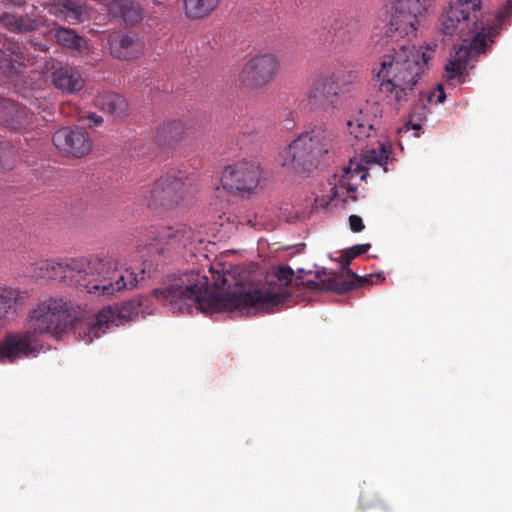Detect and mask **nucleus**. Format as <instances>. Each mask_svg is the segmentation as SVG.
Segmentation results:
<instances>
[{
	"mask_svg": "<svg viewBox=\"0 0 512 512\" xmlns=\"http://www.w3.org/2000/svg\"><path fill=\"white\" fill-rule=\"evenodd\" d=\"M425 96L428 97L429 102H434V103H442L446 98L444 89H443L442 85H440V84L433 91L426 92Z\"/></svg>",
	"mask_w": 512,
	"mask_h": 512,
	"instance_id": "nucleus-33",
	"label": "nucleus"
},
{
	"mask_svg": "<svg viewBox=\"0 0 512 512\" xmlns=\"http://www.w3.org/2000/svg\"><path fill=\"white\" fill-rule=\"evenodd\" d=\"M381 107L378 103H366L356 114L347 120V131L353 137L355 151L359 152L360 161L350 160L337 183L332 188L333 197L346 202L355 200L356 185L351 183L353 174L367 170L365 165L378 164L385 166L391 154V146L377 139Z\"/></svg>",
	"mask_w": 512,
	"mask_h": 512,
	"instance_id": "nucleus-4",
	"label": "nucleus"
},
{
	"mask_svg": "<svg viewBox=\"0 0 512 512\" xmlns=\"http://www.w3.org/2000/svg\"><path fill=\"white\" fill-rule=\"evenodd\" d=\"M349 225L350 229L355 233L361 232L364 229L363 220L358 215H351L349 217Z\"/></svg>",
	"mask_w": 512,
	"mask_h": 512,
	"instance_id": "nucleus-35",
	"label": "nucleus"
},
{
	"mask_svg": "<svg viewBox=\"0 0 512 512\" xmlns=\"http://www.w3.org/2000/svg\"><path fill=\"white\" fill-rule=\"evenodd\" d=\"M360 178H361L362 180H363V179H365V178H366V173H362V174H361V176H360Z\"/></svg>",
	"mask_w": 512,
	"mask_h": 512,
	"instance_id": "nucleus-39",
	"label": "nucleus"
},
{
	"mask_svg": "<svg viewBox=\"0 0 512 512\" xmlns=\"http://www.w3.org/2000/svg\"><path fill=\"white\" fill-rule=\"evenodd\" d=\"M107 45L111 56L119 60L136 59L145 49L144 41L135 32L114 31L109 34Z\"/></svg>",
	"mask_w": 512,
	"mask_h": 512,
	"instance_id": "nucleus-17",
	"label": "nucleus"
},
{
	"mask_svg": "<svg viewBox=\"0 0 512 512\" xmlns=\"http://www.w3.org/2000/svg\"><path fill=\"white\" fill-rule=\"evenodd\" d=\"M316 278L319 280L321 289L339 294L352 291L358 286L373 284L385 279L380 273L359 276L350 268H347V275L343 273L327 272L325 269L318 270L316 272Z\"/></svg>",
	"mask_w": 512,
	"mask_h": 512,
	"instance_id": "nucleus-13",
	"label": "nucleus"
},
{
	"mask_svg": "<svg viewBox=\"0 0 512 512\" xmlns=\"http://www.w3.org/2000/svg\"><path fill=\"white\" fill-rule=\"evenodd\" d=\"M51 79L53 85L63 93L74 94L84 88V79L81 74L69 65L55 69Z\"/></svg>",
	"mask_w": 512,
	"mask_h": 512,
	"instance_id": "nucleus-20",
	"label": "nucleus"
},
{
	"mask_svg": "<svg viewBox=\"0 0 512 512\" xmlns=\"http://www.w3.org/2000/svg\"><path fill=\"white\" fill-rule=\"evenodd\" d=\"M195 240V232L187 225L165 227L161 230H151L144 244L138 245L135 250V258H139L142 267L137 273L132 267L137 278V284L144 280L145 275L151 277L157 267L174 253H178L192 244Z\"/></svg>",
	"mask_w": 512,
	"mask_h": 512,
	"instance_id": "nucleus-6",
	"label": "nucleus"
},
{
	"mask_svg": "<svg viewBox=\"0 0 512 512\" xmlns=\"http://www.w3.org/2000/svg\"><path fill=\"white\" fill-rule=\"evenodd\" d=\"M412 128H413V129H419V128H420V126H419L418 124H415V125H413V126H412Z\"/></svg>",
	"mask_w": 512,
	"mask_h": 512,
	"instance_id": "nucleus-38",
	"label": "nucleus"
},
{
	"mask_svg": "<svg viewBox=\"0 0 512 512\" xmlns=\"http://www.w3.org/2000/svg\"><path fill=\"white\" fill-rule=\"evenodd\" d=\"M439 30L447 36H457L466 42V37L473 35L468 45H461L444 67V77L451 84L463 83L468 67L477 60L480 54H485L490 44L494 42L495 29L489 28L487 32L480 31L468 18L461 15L457 8L449 6L439 18Z\"/></svg>",
	"mask_w": 512,
	"mask_h": 512,
	"instance_id": "nucleus-5",
	"label": "nucleus"
},
{
	"mask_svg": "<svg viewBox=\"0 0 512 512\" xmlns=\"http://www.w3.org/2000/svg\"><path fill=\"white\" fill-rule=\"evenodd\" d=\"M147 299L144 296L131 299L120 306H108L101 310L85 325L79 327V336L86 343L103 335L111 326H119L132 320L147 308Z\"/></svg>",
	"mask_w": 512,
	"mask_h": 512,
	"instance_id": "nucleus-9",
	"label": "nucleus"
},
{
	"mask_svg": "<svg viewBox=\"0 0 512 512\" xmlns=\"http://www.w3.org/2000/svg\"><path fill=\"white\" fill-rule=\"evenodd\" d=\"M30 62L20 43L5 38L0 40V73L7 77L20 75Z\"/></svg>",
	"mask_w": 512,
	"mask_h": 512,
	"instance_id": "nucleus-18",
	"label": "nucleus"
},
{
	"mask_svg": "<svg viewBox=\"0 0 512 512\" xmlns=\"http://www.w3.org/2000/svg\"><path fill=\"white\" fill-rule=\"evenodd\" d=\"M293 276L294 271L289 266L279 267L276 273L278 288L247 289L231 272H216L209 287L207 277L192 270L172 278L167 286L154 289L153 295L173 313L179 314H192L194 310L209 314L249 308L270 313L284 301L287 293L282 286L287 287Z\"/></svg>",
	"mask_w": 512,
	"mask_h": 512,
	"instance_id": "nucleus-2",
	"label": "nucleus"
},
{
	"mask_svg": "<svg viewBox=\"0 0 512 512\" xmlns=\"http://www.w3.org/2000/svg\"><path fill=\"white\" fill-rule=\"evenodd\" d=\"M95 106L115 121L123 120L129 114V106L126 99L114 92L99 94L95 99Z\"/></svg>",
	"mask_w": 512,
	"mask_h": 512,
	"instance_id": "nucleus-21",
	"label": "nucleus"
},
{
	"mask_svg": "<svg viewBox=\"0 0 512 512\" xmlns=\"http://www.w3.org/2000/svg\"><path fill=\"white\" fill-rule=\"evenodd\" d=\"M16 162V155L13 147H0V168L3 170H11Z\"/></svg>",
	"mask_w": 512,
	"mask_h": 512,
	"instance_id": "nucleus-32",
	"label": "nucleus"
},
{
	"mask_svg": "<svg viewBox=\"0 0 512 512\" xmlns=\"http://www.w3.org/2000/svg\"><path fill=\"white\" fill-rule=\"evenodd\" d=\"M77 317L73 307L62 299L49 298L40 302L30 313L28 329L37 334H51L60 337L68 329L75 326L79 331L81 325L75 324Z\"/></svg>",
	"mask_w": 512,
	"mask_h": 512,
	"instance_id": "nucleus-8",
	"label": "nucleus"
},
{
	"mask_svg": "<svg viewBox=\"0 0 512 512\" xmlns=\"http://www.w3.org/2000/svg\"><path fill=\"white\" fill-rule=\"evenodd\" d=\"M220 0H184L185 14L190 19H201L211 14Z\"/></svg>",
	"mask_w": 512,
	"mask_h": 512,
	"instance_id": "nucleus-28",
	"label": "nucleus"
},
{
	"mask_svg": "<svg viewBox=\"0 0 512 512\" xmlns=\"http://www.w3.org/2000/svg\"><path fill=\"white\" fill-rule=\"evenodd\" d=\"M55 147L63 154L80 158L92 149V141L87 131L80 127H63L53 135Z\"/></svg>",
	"mask_w": 512,
	"mask_h": 512,
	"instance_id": "nucleus-16",
	"label": "nucleus"
},
{
	"mask_svg": "<svg viewBox=\"0 0 512 512\" xmlns=\"http://www.w3.org/2000/svg\"><path fill=\"white\" fill-rule=\"evenodd\" d=\"M28 295L14 288L0 289V315L8 312L9 309L25 302Z\"/></svg>",
	"mask_w": 512,
	"mask_h": 512,
	"instance_id": "nucleus-30",
	"label": "nucleus"
},
{
	"mask_svg": "<svg viewBox=\"0 0 512 512\" xmlns=\"http://www.w3.org/2000/svg\"><path fill=\"white\" fill-rule=\"evenodd\" d=\"M403 129H405L406 131H408V130H409L408 125H405L403 128L399 129V132L401 133Z\"/></svg>",
	"mask_w": 512,
	"mask_h": 512,
	"instance_id": "nucleus-37",
	"label": "nucleus"
},
{
	"mask_svg": "<svg viewBox=\"0 0 512 512\" xmlns=\"http://www.w3.org/2000/svg\"><path fill=\"white\" fill-rule=\"evenodd\" d=\"M31 113L16 102L2 98L0 99V122L12 130H20L30 124Z\"/></svg>",
	"mask_w": 512,
	"mask_h": 512,
	"instance_id": "nucleus-19",
	"label": "nucleus"
},
{
	"mask_svg": "<svg viewBox=\"0 0 512 512\" xmlns=\"http://www.w3.org/2000/svg\"><path fill=\"white\" fill-rule=\"evenodd\" d=\"M42 349L36 336L27 329L22 333H8L0 344V362L36 357Z\"/></svg>",
	"mask_w": 512,
	"mask_h": 512,
	"instance_id": "nucleus-14",
	"label": "nucleus"
},
{
	"mask_svg": "<svg viewBox=\"0 0 512 512\" xmlns=\"http://www.w3.org/2000/svg\"><path fill=\"white\" fill-rule=\"evenodd\" d=\"M0 23L11 32L28 33L36 30L38 23L28 16H16L5 13L0 16Z\"/></svg>",
	"mask_w": 512,
	"mask_h": 512,
	"instance_id": "nucleus-27",
	"label": "nucleus"
},
{
	"mask_svg": "<svg viewBox=\"0 0 512 512\" xmlns=\"http://www.w3.org/2000/svg\"><path fill=\"white\" fill-rule=\"evenodd\" d=\"M370 244H359L351 247L350 249L344 250L341 254L342 257V269L340 273H343L344 275H347V268H349V265L351 261L359 256L362 255L370 249Z\"/></svg>",
	"mask_w": 512,
	"mask_h": 512,
	"instance_id": "nucleus-31",
	"label": "nucleus"
},
{
	"mask_svg": "<svg viewBox=\"0 0 512 512\" xmlns=\"http://www.w3.org/2000/svg\"><path fill=\"white\" fill-rule=\"evenodd\" d=\"M59 11L70 24H76L83 20L86 6L81 0H59Z\"/></svg>",
	"mask_w": 512,
	"mask_h": 512,
	"instance_id": "nucleus-29",
	"label": "nucleus"
},
{
	"mask_svg": "<svg viewBox=\"0 0 512 512\" xmlns=\"http://www.w3.org/2000/svg\"><path fill=\"white\" fill-rule=\"evenodd\" d=\"M88 119L93 126H99L103 122V118L95 113L90 114Z\"/></svg>",
	"mask_w": 512,
	"mask_h": 512,
	"instance_id": "nucleus-36",
	"label": "nucleus"
},
{
	"mask_svg": "<svg viewBox=\"0 0 512 512\" xmlns=\"http://www.w3.org/2000/svg\"><path fill=\"white\" fill-rule=\"evenodd\" d=\"M430 0H395L380 43L385 48L372 72L379 82L378 91L397 109L407 106L417 94L419 80L428 70L432 58L431 46L410 44L417 31L418 16L428 8Z\"/></svg>",
	"mask_w": 512,
	"mask_h": 512,
	"instance_id": "nucleus-1",
	"label": "nucleus"
},
{
	"mask_svg": "<svg viewBox=\"0 0 512 512\" xmlns=\"http://www.w3.org/2000/svg\"><path fill=\"white\" fill-rule=\"evenodd\" d=\"M376 496L370 493L361 494L359 505L362 510L374 507L376 505Z\"/></svg>",
	"mask_w": 512,
	"mask_h": 512,
	"instance_id": "nucleus-34",
	"label": "nucleus"
},
{
	"mask_svg": "<svg viewBox=\"0 0 512 512\" xmlns=\"http://www.w3.org/2000/svg\"><path fill=\"white\" fill-rule=\"evenodd\" d=\"M340 86L332 75L320 76L316 78L308 92V104L312 109L322 111H332L339 104Z\"/></svg>",
	"mask_w": 512,
	"mask_h": 512,
	"instance_id": "nucleus-15",
	"label": "nucleus"
},
{
	"mask_svg": "<svg viewBox=\"0 0 512 512\" xmlns=\"http://www.w3.org/2000/svg\"><path fill=\"white\" fill-rule=\"evenodd\" d=\"M31 273L37 279L58 280L90 294L105 297L133 289L138 281L130 269H119V257L113 252L63 261L40 260L32 265Z\"/></svg>",
	"mask_w": 512,
	"mask_h": 512,
	"instance_id": "nucleus-3",
	"label": "nucleus"
},
{
	"mask_svg": "<svg viewBox=\"0 0 512 512\" xmlns=\"http://www.w3.org/2000/svg\"><path fill=\"white\" fill-rule=\"evenodd\" d=\"M56 42L66 48L73 49L78 53H84L89 49L88 40L77 35L70 28H59L55 32Z\"/></svg>",
	"mask_w": 512,
	"mask_h": 512,
	"instance_id": "nucleus-26",
	"label": "nucleus"
},
{
	"mask_svg": "<svg viewBox=\"0 0 512 512\" xmlns=\"http://www.w3.org/2000/svg\"><path fill=\"white\" fill-rule=\"evenodd\" d=\"M333 133L323 126H315L301 133L279 153L281 166L297 173H310L318 168L332 148Z\"/></svg>",
	"mask_w": 512,
	"mask_h": 512,
	"instance_id": "nucleus-7",
	"label": "nucleus"
},
{
	"mask_svg": "<svg viewBox=\"0 0 512 512\" xmlns=\"http://www.w3.org/2000/svg\"><path fill=\"white\" fill-rule=\"evenodd\" d=\"M111 17L120 19L128 25H135L142 20V8L134 0H114L108 5Z\"/></svg>",
	"mask_w": 512,
	"mask_h": 512,
	"instance_id": "nucleus-22",
	"label": "nucleus"
},
{
	"mask_svg": "<svg viewBox=\"0 0 512 512\" xmlns=\"http://www.w3.org/2000/svg\"><path fill=\"white\" fill-rule=\"evenodd\" d=\"M279 70L280 61L275 54H258L244 64L239 81L246 87L261 88L272 82Z\"/></svg>",
	"mask_w": 512,
	"mask_h": 512,
	"instance_id": "nucleus-11",
	"label": "nucleus"
},
{
	"mask_svg": "<svg viewBox=\"0 0 512 512\" xmlns=\"http://www.w3.org/2000/svg\"><path fill=\"white\" fill-rule=\"evenodd\" d=\"M260 167L254 161H238L224 168L222 187L230 192L250 193L259 183Z\"/></svg>",
	"mask_w": 512,
	"mask_h": 512,
	"instance_id": "nucleus-12",
	"label": "nucleus"
},
{
	"mask_svg": "<svg viewBox=\"0 0 512 512\" xmlns=\"http://www.w3.org/2000/svg\"><path fill=\"white\" fill-rule=\"evenodd\" d=\"M187 133V128L180 120H173L162 125L156 132L155 140L158 145L165 146L176 143Z\"/></svg>",
	"mask_w": 512,
	"mask_h": 512,
	"instance_id": "nucleus-24",
	"label": "nucleus"
},
{
	"mask_svg": "<svg viewBox=\"0 0 512 512\" xmlns=\"http://www.w3.org/2000/svg\"><path fill=\"white\" fill-rule=\"evenodd\" d=\"M361 30V23L352 16L335 17L330 24V32L341 40H351Z\"/></svg>",
	"mask_w": 512,
	"mask_h": 512,
	"instance_id": "nucleus-25",
	"label": "nucleus"
},
{
	"mask_svg": "<svg viewBox=\"0 0 512 512\" xmlns=\"http://www.w3.org/2000/svg\"><path fill=\"white\" fill-rule=\"evenodd\" d=\"M448 6L461 11V15L468 18V22L475 24L478 30L487 32L489 28H492L481 19V0H450Z\"/></svg>",
	"mask_w": 512,
	"mask_h": 512,
	"instance_id": "nucleus-23",
	"label": "nucleus"
},
{
	"mask_svg": "<svg viewBox=\"0 0 512 512\" xmlns=\"http://www.w3.org/2000/svg\"><path fill=\"white\" fill-rule=\"evenodd\" d=\"M186 193V183L179 177L167 174L143 193V200L150 209L172 210L183 201Z\"/></svg>",
	"mask_w": 512,
	"mask_h": 512,
	"instance_id": "nucleus-10",
	"label": "nucleus"
}]
</instances>
